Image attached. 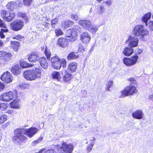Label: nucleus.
<instances>
[{
	"mask_svg": "<svg viewBox=\"0 0 153 153\" xmlns=\"http://www.w3.org/2000/svg\"><path fill=\"white\" fill-rule=\"evenodd\" d=\"M11 71L14 74H18L21 73V69L19 65H16L12 67Z\"/></svg>",
	"mask_w": 153,
	"mask_h": 153,
	"instance_id": "nucleus-21",
	"label": "nucleus"
},
{
	"mask_svg": "<svg viewBox=\"0 0 153 153\" xmlns=\"http://www.w3.org/2000/svg\"><path fill=\"white\" fill-rule=\"evenodd\" d=\"M149 26L151 30H153V21H151L149 22Z\"/></svg>",
	"mask_w": 153,
	"mask_h": 153,
	"instance_id": "nucleus-51",
	"label": "nucleus"
},
{
	"mask_svg": "<svg viewBox=\"0 0 153 153\" xmlns=\"http://www.w3.org/2000/svg\"><path fill=\"white\" fill-rule=\"evenodd\" d=\"M10 105L12 108L19 109L21 107V105L19 104V100L16 99L14 100L10 103Z\"/></svg>",
	"mask_w": 153,
	"mask_h": 153,
	"instance_id": "nucleus-20",
	"label": "nucleus"
},
{
	"mask_svg": "<svg viewBox=\"0 0 153 153\" xmlns=\"http://www.w3.org/2000/svg\"><path fill=\"white\" fill-rule=\"evenodd\" d=\"M19 64L21 67L23 68H25L29 67H32L33 65L29 64L26 61L23 60H21L19 62Z\"/></svg>",
	"mask_w": 153,
	"mask_h": 153,
	"instance_id": "nucleus-24",
	"label": "nucleus"
},
{
	"mask_svg": "<svg viewBox=\"0 0 153 153\" xmlns=\"http://www.w3.org/2000/svg\"><path fill=\"white\" fill-rule=\"evenodd\" d=\"M51 65L54 69H59L61 66L60 60V58L56 55L53 56L50 59Z\"/></svg>",
	"mask_w": 153,
	"mask_h": 153,
	"instance_id": "nucleus-9",
	"label": "nucleus"
},
{
	"mask_svg": "<svg viewBox=\"0 0 153 153\" xmlns=\"http://www.w3.org/2000/svg\"><path fill=\"white\" fill-rule=\"evenodd\" d=\"M133 53V50L131 47H126L123 51V54L126 56H129Z\"/></svg>",
	"mask_w": 153,
	"mask_h": 153,
	"instance_id": "nucleus-23",
	"label": "nucleus"
},
{
	"mask_svg": "<svg viewBox=\"0 0 153 153\" xmlns=\"http://www.w3.org/2000/svg\"><path fill=\"white\" fill-rule=\"evenodd\" d=\"M8 106V104L5 103H2L0 104V109L1 111H5L7 109Z\"/></svg>",
	"mask_w": 153,
	"mask_h": 153,
	"instance_id": "nucleus-40",
	"label": "nucleus"
},
{
	"mask_svg": "<svg viewBox=\"0 0 153 153\" xmlns=\"http://www.w3.org/2000/svg\"><path fill=\"white\" fill-rule=\"evenodd\" d=\"M113 84V82L112 81H110L108 82V83L106 85L105 90L110 91V88L111 86Z\"/></svg>",
	"mask_w": 153,
	"mask_h": 153,
	"instance_id": "nucleus-38",
	"label": "nucleus"
},
{
	"mask_svg": "<svg viewBox=\"0 0 153 153\" xmlns=\"http://www.w3.org/2000/svg\"><path fill=\"white\" fill-rule=\"evenodd\" d=\"M0 36L1 38H3L5 36L4 34L3 33L1 32V31L0 32Z\"/></svg>",
	"mask_w": 153,
	"mask_h": 153,
	"instance_id": "nucleus-58",
	"label": "nucleus"
},
{
	"mask_svg": "<svg viewBox=\"0 0 153 153\" xmlns=\"http://www.w3.org/2000/svg\"><path fill=\"white\" fill-rule=\"evenodd\" d=\"M128 80L130 81L133 82H135L134 79L133 78H130L128 79Z\"/></svg>",
	"mask_w": 153,
	"mask_h": 153,
	"instance_id": "nucleus-59",
	"label": "nucleus"
},
{
	"mask_svg": "<svg viewBox=\"0 0 153 153\" xmlns=\"http://www.w3.org/2000/svg\"><path fill=\"white\" fill-rule=\"evenodd\" d=\"M62 146L60 145L55 146V148L58 149L57 153H71L73 150L74 147L72 144L67 145L66 143L63 142L62 143Z\"/></svg>",
	"mask_w": 153,
	"mask_h": 153,
	"instance_id": "nucleus-4",
	"label": "nucleus"
},
{
	"mask_svg": "<svg viewBox=\"0 0 153 153\" xmlns=\"http://www.w3.org/2000/svg\"><path fill=\"white\" fill-rule=\"evenodd\" d=\"M132 33L137 36H140V39L143 41L146 40V36H148L149 32L144 29V26L141 25H138L135 26L133 28Z\"/></svg>",
	"mask_w": 153,
	"mask_h": 153,
	"instance_id": "nucleus-3",
	"label": "nucleus"
},
{
	"mask_svg": "<svg viewBox=\"0 0 153 153\" xmlns=\"http://www.w3.org/2000/svg\"><path fill=\"white\" fill-rule=\"evenodd\" d=\"M24 25V22L20 20H16L10 24L11 29L15 31H17L21 30Z\"/></svg>",
	"mask_w": 153,
	"mask_h": 153,
	"instance_id": "nucleus-7",
	"label": "nucleus"
},
{
	"mask_svg": "<svg viewBox=\"0 0 153 153\" xmlns=\"http://www.w3.org/2000/svg\"><path fill=\"white\" fill-rule=\"evenodd\" d=\"M81 32L80 27L78 25H76L73 27L72 29L67 30L65 35L67 37H71L72 39H74L77 36L78 32Z\"/></svg>",
	"mask_w": 153,
	"mask_h": 153,
	"instance_id": "nucleus-5",
	"label": "nucleus"
},
{
	"mask_svg": "<svg viewBox=\"0 0 153 153\" xmlns=\"http://www.w3.org/2000/svg\"><path fill=\"white\" fill-rule=\"evenodd\" d=\"M43 69L40 67L33 68L32 70H27L24 72L25 78L28 80H33L40 78Z\"/></svg>",
	"mask_w": 153,
	"mask_h": 153,
	"instance_id": "nucleus-2",
	"label": "nucleus"
},
{
	"mask_svg": "<svg viewBox=\"0 0 153 153\" xmlns=\"http://www.w3.org/2000/svg\"><path fill=\"white\" fill-rule=\"evenodd\" d=\"M61 66L63 68H65L66 66V62L65 59H63L60 60Z\"/></svg>",
	"mask_w": 153,
	"mask_h": 153,
	"instance_id": "nucleus-44",
	"label": "nucleus"
},
{
	"mask_svg": "<svg viewBox=\"0 0 153 153\" xmlns=\"http://www.w3.org/2000/svg\"><path fill=\"white\" fill-rule=\"evenodd\" d=\"M151 16V13L150 12H149L144 15L142 17V21L144 22L146 26L148 25L147 22L149 19H150Z\"/></svg>",
	"mask_w": 153,
	"mask_h": 153,
	"instance_id": "nucleus-26",
	"label": "nucleus"
},
{
	"mask_svg": "<svg viewBox=\"0 0 153 153\" xmlns=\"http://www.w3.org/2000/svg\"><path fill=\"white\" fill-rule=\"evenodd\" d=\"M137 91V90L134 86L131 85L127 86L120 91V97L133 95V94L136 93Z\"/></svg>",
	"mask_w": 153,
	"mask_h": 153,
	"instance_id": "nucleus-6",
	"label": "nucleus"
},
{
	"mask_svg": "<svg viewBox=\"0 0 153 153\" xmlns=\"http://www.w3.org/2000/svg\"><path fill=\"white\" fill-rule=\"evenodd\" d=\"M1 79L4 82L7 83L12 81L13 77L10 73L7 71L3 74Z\"/></svg>",
	"mask_w": 153,
	"mask_h": 153,
	"instance_id": "nucleus-13",
	"label": "nucleus"
},
{
	"mask_svg": "<svg viewBox=\"0 0 153 153\" xmlns=\"http://www.w3.org/2000/svg\"><path fill=\"white\" fill-rule=\"evenodd\" d=\"M143 52L142 49H137V53L139 54H140Z\"/></svg>",
	"mask_w": 153,
	"mask_h": 153,
	"instance_id": "nucleus-57",
	"label": "nucleus"
},
{
	"mask_svg": "<svg viewBox=\"0 0 153 153\" xmlns=\"http://www.w3.org/2000/svg\"><path fill=\"white\" fill-rule=\"evenodd\" d=\"M105 9L103 6H98L97 9V11L98 13L100 14H101L104 12Z\"/></svg>",
	"mask_w": 153,
	"mask_h": 153,
	"instance_id": "nucleus-41",
	"label": "nucleus"
},
{
	"mask_svg": "<svg viewBox=\"0 0 153 153\" xmlns=\"http://www.w3.org/2000/svg\"><path fill=\"white\" fill-rule=\"evenodd\" d=\"M28 59L29 61L31 62H35L39 59V54L36 52H33L29 56Z\"/></svg>",
	"mask_w": 153,
	"mask_h": 153,
	"instance_id": "nucleus-15",
	"label": "nucleus"
},
{
	"mask_svg": "<svg viewBox=\"0 0 153 153\" xmlns=\"http://www.w3.org/2000/svg\"><path fill=\"white\" fill-rule=\"evenodd\" d=\"M77 65L75 62L70 63L68 67V69L72 72H74L76 68Z\"/></svg>",
	"mask_w": 153,
	"mask_h": 153,
	"instance_id": "nucleus-25",
	"label": "nucleus"
},
{
	"mask_svg": "<svg viewBox=\"0 0 153 153\" xmlns=\"http://www.w3.org/2000/svg\"><path fill=\"white\" fill-rule=\"evenodd\" d=\"M32 1V0H24V3L25 5L29 6Z\"/></svg>",
	"mask_w": 153,
	"mask_h": 153,
	"instance_id": "nucleus-50",
	"label": "nucleus"
},
{
	"mask_svg": "<svg viewBox=\"0 0 153 153\" xmlns=\"http://www.w3.org/2000/svg\"><path fill=\"white\" fill-rule=\"evenodd\" d=\"M149 99H150L152 100H153V94L149 95Z\"/></svg>",
	"mask_w": 153,
	"mask_h": 153,
	"instance_id": "nucleus-60",
	"label": "nucleus"
},
{
	"mask_svg": "<svg viewBox=\"0 0 153 153\" xmlns=\"http://www.w3.org/2000/svg\"><path fill=\"white\" fill-rule=\"evenodd\" d=\"M58 19L57 18H55L52 20L51 22V25L53 28H54L56 24L58 23Z\"/></svg>",
	"mask_w": 153,
	"mask_h": 153,
	"instance_id": "nucleus-42",
	"label": "nucleus"
},
{
	"mask_svg": "<svg viewBox=\"0 0 153 153\" xmlns=\"http://www.w3.org/2000/svg\"><path fill=\"white\" fill-rule=\"evenodd\" d=\"M42 137H40L37 140H35L32 142V145H35L36 144L40 143L42 140Z\"/></svg>",
	"mask_w": 153,
	"mask_h": 153,
	"instance_id": "nucleus-46",
	"label": "nucleus"
},
{
	"mask_svg": "<svg viewBox=\"0 0 153 153\" xmlns=\"http://www.w3.org/2000/svg\"><path fill=\"white\" fill-rule=\"evenodd\" d=\"M4 88V84L0 82V92L2 91Z\"/></svg>",
	"mask_w": 153,
	"mask_h": 153,
	"instance_id": "nucleus-53",
	"label": "nucleus"
},
{
	"mask_svg": "<svg viewBox=\"0 0 153 153\" xmlns=\"http://www.w3.org/2000/svg\"><path fill=\"white\" fill-rule=\"evenodd\" d=\"M95 139L94 137H92L91 139L90 140V141L93 142L95 140Z\"/></svg>",
	"mask_w": 153,
	"mask_h": 153,
	"instance_id": "nucleus-63",
	"label": "nucleus"
},
{
	"mask_svg": "<svg viewBox=\"0 0 153 153\" xmlns=\"http://www.w3.org/2000/svg\"><path fill=\"white\" fill-rule=\"evenodd\" d=\"M39 62L41 67L44 69H46L48 66V63L46 59L44 57H42L39 59Z\"/></svg>",
	"mask_w": 153,
	"mask_h": 153,
	"instance_id": "nucleus-22",
	"label": "nucleus"
},
{
	"mask_svg": "<svg viewBox=\"0 0 153 153\" xmlns=\"http://www.w3.org/2000/svg\"><path fill=\"white\" fill-rule=\"evenodd\" d=\"M45 53L47 59L49 60H50L51 53L50 51L46 48L45 51Z\"/></svg>",
	"mask_w": 153,
	"mask_h": 153,
	"instance_id": "nucleus-35",
	"label": "nucleus"
},
{
	"mask_svg": "<svg viewBox=\"0 0 153 153\" xmlns=\"http://www.w3.org/2000/svg\"><path fill=\"white\" fill-rule=\"evenodd\" d=\"M54 32L56 36H57L62 35L63 34L62 30L59 28L55 29L54 30Z\"/></svg>",
	"mask_w": 153,
	"mask_h": 153,
	"instance_id": "nucleus-37",
	"label": "nucleus"
},
{
	"mask_svg": "<svg viewBox=\"0 0 153 153\" xmlns=\"http://www.w3.org/2000/svg\"><path fill=\"white\" fill-rule=\"evenodd\" d=\"M1 13L3 19L8 22L11 21L15 17L14 13H9L4 10H2Z\"/></svg>",
	"mask_w": 153,
	"mask_h": 153,
	"instance_id": "nucleus-10",
	"label": "nucleus"
},
{
	"mask_svg": "<svg viewBox=\"0 0 153 153\" xmlns=\"http://www.w3.org/2000/svg\"><path fill=\"white\" fill-rule=\"evenodd\" d=\"M78 56L75 54L74 52H71L69 54L68 56V60H70L74 59H76L78 58Z\"/></svg>",
	"mask_w": 153,
	"mask_h": 153,
	"instance_id": "nucleus-31",
	"label": "nucleus"
},
{
	"mask_svg": "<svg viewBox=\"0 0 153 153\" xmlns=\"http://www.w3.org/2000/svg\"><path fill=\"white\" fill-rule=\"evenodd\" d=\"M49 24L47 23H46L45 24V26L46 27H48V26Z\"/></svg>",
	"mask_w": 153,
	"mask_h": 153,
	"instance_id": "nucleus-64",
	"label": "nucleus"
},
{
	"mask_svg": "<svg viewBox=\"0 0 153 153\" xmlns=\"http://www.w3.org/2000/svg\"><path fill=\"white\" fill-rule=\"evenodd\" d=\"M71 18L75 20L76 21L79 19V17L78 15L76 14H72L71 16Z\"/></svg>",
	"mask_w": 153,
	"mask_h": 153,
	"instance_id": "nucleus-45",
	"label": "nucleus"
},
{
	"mask_svg": "<svg viewBox=\"0 0 153 153\" xmlns=\"http://www.w3.org/2000/svg\"><path fill=\"white\" fill-rule=\"evenodd\" d=\"M80 39L82 42L87 44L89 42L91 37L88 33L85 31L81 33Z\"/></svg>",
	"mask_w": 153,
	"mask_h": 153,
	"instance_id": "nucleus-14",
	"label": "nucleus"
},
{
	"mask_svg": "<svg viewBox=\"0 0 153 153\" xmlns=\"http://www.w3.org/2000/svg\"><path fill=\"white\" fill-rule=\"evenodd\" d=\"M11 43L12 47L15 51H16L18 48L20 46L19 43L16 41H11Z\"/></svg>",
	"mask_w": 153,
	"mask_h": 153,
	"instance_id": "nucleus-28",
	"label": "nucleus"
},
{
	"mask_svg": "<svg viewBox=\"0 0 153 153\" xmlns=\"http://www.w3.org/2000/svg\"><path fill=\"white\" fill-rule=\"evenodd\" d=\"M105 3L108 5H110V4H111V3H110V1H107L105 2Z\"/></svg>",
	"mask_w": 153,
	"mask_h": 153,
	"instance_id": "nucleus-61",
	"label": "nucleus"
},
{
	"mask_svg": "<svg viewBox=\"0 0 153 153\" xmlns=\"http://www.w3.org/2000/svg\"><path fill=\"white\" fill-rule=\"evenodd\" d=\"M144 114L141 110H137L133 112L132 114L133 117L136 119H142L143 116Z\"/></svg>",
	"mask_w": 153,
	"mask_h": 153,
	"instance_id": "nucleus-17",
	"label": "nucleus"
},
{
	"mask_svg": "<svg viewBox=\"0 0 153 153\" xmlns=\"http://www.w3.org/2000/svg\"><path fill=\"white\" fill-rule=\"evenodd\" d=\"M18 16L21 17L23 18H24L25 16V14H23L20 12L18 13Z\"/></svg>",
	"mask_w": 153,
	"mask_h": 153,
	"instance_id": "nucleus-54",
	"label": "nucleus"
},
{
	"mask_svg": "<svg viewBox=\"0 0 153 153\" xmlns=\"http://www.w3.org/2000/svg\"><path fill=\"white\" fill-rule=\"evenodd\" d=\"M22 37L21 35H19L17 36H16L13 38V39H16L18 40H19L21 39H22Z\"/></svg>",
	"mask_w": 153,
	"mask_h": 153,
	"instance_id": "nucleus-52",
	"label": "nucleus"
},
{
	"mask_svg": "<svg viewBox=\"0 0 153 153\" xmlns=\"http://www.w3.org/2000/svg\"><path fill=\"white\" fill-rule=\"evenodd\" d=\"M0 27L6 28L7 27V25L6 24L3 22L0 19Z\"/></svg>",
	"mask_w": 153,
	"mask_h": 153,
	"instance_id": "nucleus-48",
	"label": "nucleus"
},
{
	"mask_svg": "<svg viewBox=\"0 0 153 153\" xmlns=\"http://www.w3.org/2000/svg\"><path fill=\"white\" fill-rule=\"evenodd\" d=\"M19 87L22 89H28L30 87V84L28 83H22L19 85Z\"/></svg>",
	"mask_w": 153,
	"mask_h": 153,
	"instance_id": "nucleus-39",
	"label": "nucleus"
},
{
	"mask_svg": "<svg viewBox=\"0 0 153 153\" xmlns=\"http://www.w3.org/2000/svg\"><path fill=\"white\" fill-rule=\"evenodd\" d=\"M57 44L60 47H65L68 45V40L65 38H59L57 42Z\"/></svg>",
	"mask_w": 153,
	"mask_h": 153,
	"instance_id": "nucleus-19",
	"label": "nucleus"
},
{
	"mask_svg": "<svg viewBox=\"0 0 153 153\" xmlns=\"http://www.w3.org/2000/svg\"><path fill=\"white\" fill-rule=\"evenodd\" d=\"M85 48L81 44H79V45L78 51L81 52H83L85 51Z\"/></svg>",
	"mask_w": 153,
	"mask_h": 153,
	"instance_id": "nucleus-47",
	"label": "nucleus"
},
{
	"mask_svg": "<svg viewBox=\"0 0 153 153\" xmlns=\"http://www.w3.org/2000/svg\"><path fill=\"white\" fill-rule=\"evenodd\" d=\"M13 110H8L6 112V113H7L9 114H12L13 113Z\"/></svg>",
	"mask_w": 153,
	"mask_h": 153,
	"instance_id": "nucleus-55",
	"label": "nucleus"
},
{
	"mask_svg": "<svg viewBox=\"0 0 153 153\" xmlns=\"http://www.w3.org/2000/svg\"><path fill=\"white\" fill-rule=\"evenodd\" d=\"M3 44V42L0 40V46H2Z\"/></svg>",
	"mask_w": 153,
	"mask_h": 153,
	"instance_id": "nucleus-62",
	"label": "nucleus"
},
{
	"mask_svg": "<svg viewBox=\"0 0 153 153\" xmlns=\"http://www.w3.org/2000/svg\"><path fill=\"white\" fill-rule=\"evenodd\" d=\"M5 52L3 51H0V59L2 61L4 58V56L5 55Z\"/></svg>",
	"mask_w": 153,
	"mask_h": 153,
	"instance_id": "nucleus-49",
	"label": "nucleus"
},
{
	"mask_svg": "<svg viewBox=\"0 0 153 153\" xmlns=\"http://www.w3.org/2000/svg\"><path fill=\"white\" fill-rule=\"evenodd\" d=\"M16 6V3L14 2H11L8 3L7 5V7L8 9L13 10Z\"/></svg>",
	"mask_w": 153,
	"mask_h": 153,
	"instance_id": "nucleus-30",
	"label": "nucleus"
},
{
	"mask_svg": "<svg viewBox=\"0 0 153 153\" xmlns=\"http://www.w3.org/2000/svg\"><path fill=\"white\" fill-rule=\"evenodd\" d=\"M14 96L13 92L10 91L0 95V100L8 102L12 100Z\"/></svg>",
	"mask_w": 153,
	"mask_h": 153,
	"instance_id": "nucleus-11",
	"label": "nucleus"
},
{
	"mask_svg": "<svg viewBox=\"0 0 153 153\" xmlns=\"http://www.w3.org/2000/svg\"><path fill=\"white\" fill-rule=\"evenodd\" d=\"M4 56V58L2 61H5L10 59L12 56V55L10 53H7L5 52V53Z\"/></svg>",
	"mask_w": 153,
	"mask_h": 153,
	"instance_id": "nucleus-33",
	"label": "nucleus"
},
{
	"mask_svg": "<svg viewBox=\"0 0 153 153\" xmlns=\"http://www.w3.org/2000/svg\"><path fill=\"white\" fill-rule=\"evenodd\" d=\"M52 77L53 79H55L58 81H59L61 79V77L59 72L57 71H53L51 74Z\"/></svg>",
	"mask_w": 153,
	"mask_h": 153,
	"instance_id": "nucleus-27",
	"label": "nucleus"
},
{
	"mask_svg": "<svg viewBox=\"0 0 153 153\" xmlns=\"http://www.w3.org/2000/svg\"><path fill=\"white\" fill-rule=\"evenodd\" d=\"M7 28V27H6V28H5V29H1V32H2L3 33H4V32H7L8 31V30Z\"/></svg>",
	"mask_w": 153,
	"mask_h": 153,
	"instance_id": "nucleus-56",
	"label": "nucleus"
},
{
	"mask_svg": "<svg viewBox=\"0 0 153 153\" xmlns=\"http://www.w3.org/2000/svg\"><path fill=\"white\" fill-rule=\"evenodd\" d=\"M73 22L69 20H66L62 23V25L64 27H68L70 25H72Z\"/></svg>",
	"mask_w": 153,
	"mask_h": 153,
	"instance_id": "nucleus-32",
	"label": "nucleus"
},
{
	"mask_svg": "<svg viewBox=\"0 0 153 153\" xmlns=\"http://www.w3.org/2000/svg\"><path fill=\"white\" fill-rule=\"evenodd\" d=\"M128 40L126 41V43L128 42V46L130 47H134L138 45L139 40L137 37H132L131 36H129Z\"/></svg>",
	"mask_w": 153,
	"mask_h": 153,
	"instance_id": "nucleus-12",
	"label": "nucleus"
},
{
	"mask_svg": "<svg viewBox=\"0 0 153 153\" xmlns=\"http://www.w3.org/2000/svg\"><path fill=\"white\" fill-rule=\"evenodd\" d=\"M138 59V56L135 54L130 58L125 57L123 60V63L127 66H132L136 63Z\"/></svg>",
	"mask_w": 153,
	"mask_h": 153,
	"instance_id": "nucleus-8",
	"label": "nucleus"
},
{
	"mask_svg": "<svg viewBox=\"0 0 153 153\" xmlns=\"http://www.w3.org/2000/svg\"><path fill=\"white\" fill-rule=\"evenodd\" d=\"M79 24L83 28L88 30L91 25V22L88 20H80L79 21Z\"/></svg>",
	"mask_w": 153,
	"mask_h": 153,
	"instance_id": "nucleus-18",
	"label": "nucleus"
},
{
	"mask_svg": "<svg viewBox=\"0 0 153 153\" xmlns=\"http://www.w3.org/2000/svg\"><path fill=\"white\" fill-rule=\"evenodd\" d=\"M35 127H31L28 129L17 128L14 131V135L12 137L13 141L19 145L25 143L27 137L24 134L30 138L33 136L38 131Z\"/></svg>",
	"mask_w": 153,
	"mask_h": 153,
	"instance_id": "nucleus-1",
	"label": "nucleus"
},
{
	"mask_svg": "<svg viewBox=\"0 0 153 153\" xmlns=\"http://www.w3.org/2000/svg\"><path fill=\"white\" fill-rule=\"evenodd\" d=\"M98 29V27L95 25H91L88 30L92 34H95Z\"/></svg>",
	"mask_w": 153,
	"mask_h": 153,
	"instance_id": "nucleus-29",
	"label": "nucleus"
},
{
	"mask_svg": "<svg viewBox=\"0 0 153 153\" xmlns=\"http://www.w3.org/2000/svg\"><path fill=\"white\" fill-rule=\"evenodd\" d=\"M62 75L63 76V80L65 82H68L73 78L72 74L65 70L62 73Z\"/></svg>",
	"mask_w": 153,
	"mask_h": 153,
	"instance_id": "nucleus-16",
	"label": "nucleus"
},
{
	"mask_svg": "<svg viewBox=\"0 0 153 153\" xmlns=\"http://www.w3.org/2000/svg\"><path fill=\"white\" fill-rule=\"evenodd\" d=\"M7 119V116L5 114L0 115V124L3 123Z\"/></svg>",
	"mask_w": 153,
	"mask_h": 153,
	"instance_id": "nucleus-34",
	"label": "nucleus"
},
{
	"mask_svg": "<svg viewBox=\"0 0 153 153\" xmlns=\"http://www.w3.org/2000/svg\"><path fill=\"white\" fill-rule=\"evenodd\" d=\"M39 153H54V151L52 149H49L47 151L42 150L39 152Z\"/></svg>",
	"mask_w": 153,
	"mask_h": 153,
	"instance_id": "nucleus-43",
	"label": "nucleus"
},
{
	"mask_svg": "<svg viewBox=\"0 0 153 153\" xmlns=\"http://www.w3.org/2000/svg\"><path fill=\"white\" fill-rule=\"evenodd\" d=\"M95 144V142H92L90 143L88 145L87 148V151L88 152H91L92 149V147Z\"/></svg>",
	"mask_w": 153,
	"mask_h": 153,
	"instance_id": "nucleus-36",
	"label": "nucleus"
}]
</instances>
